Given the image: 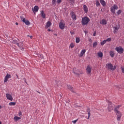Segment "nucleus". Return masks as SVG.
I'll list each match as a JSON object with an SVG mask.
<instances>
[{"label":"nucleus","mask_w":124,"mask_h":124,"mask_svg":"<svg viewBox=\"0 0 124 124\" xmlns=\"http://www.w3.org/2000/svg\"><path fill=\"white\" fill-rule=\"evenodd\" d=\"M90 19L89 17L87 16H84L82 18L81 23L82 26H85V25H88L90 22Z\"/></svg>","instance_id":"1"},{"label":"nucleus","mask_w":124,"mask_h":124,"mask_svg":"<svg viewBox=\"0 0 124 124\" xmlns=\"http://www.w3.org/2000/svg\"><path fill=\"white\" fill-rule=\"evenodd\" d=\"M106 66L108 70H115L116 69V66H113V65L111 63H107Z\"/></svg>","instance_id":"2"},{"label":"nucleus","mask_w":124,"mask_h":124,"mask_svg":"<svg viewBox=\"0 0 124 124\" xmlns=\"http://www.w3.org/2000/svg\"><path fill=\"white\" fill-rule=\"evenodd\" d=\"M108 112H111L112 110H114V106L112 105V102L110 101H108Z\"/></svg>","instance_id":"3"},{"label":"nucleus","mask_w":124,"mask_h":124,"mask_svg":"<svg viewBox=\"0 0 124 124\" xmlns=\"http://www.w3.org/2000/svg\"><path fill=\"white\" fill-rule=\"evenodd\" d=\"M115 49L118 54H123V53H124V48L121 46L116 47Z\"/></svg>","instance_id":"4"},{"label":"nucleus","mask_w":124,"mask_h":124,"mask_svg":"<svg viewBox=\"0 0 124 124\" xmlns=\"http://www.w3.org/2000/svg\"><path fill=\"white\" fill-rule=\"evenodd\" d=\"M73 73L76 74V75H80V74H82V71L81 70L77 69L76 68H74L73 70Z\"/></svg>","instance_id":"5"},{"label":"nucleus","mask_w":124,"mask_h":124,"mask_svg":"<svg viewBox=\"0 0 124 124\" xmlns=\"http://www.w3.org/2000/svg\"><path fill=\"white\" fill-rule=\"evenodd\" d=\"M118 7L117 5L114 4L113 6H112L110 8V11L112 12V13H113V14H116V11L118 9Z\"/></svg>","instance_id":"6"},{"label":"nucleus","mask_w":124,"mask_h":124,"mask_svg":"<svg viewBox=\"0 0 124 124\" xmlns=\"http://www.w3.org/2000/svg\"><path fill=\"white\" fill-rule=\"evenodd\" d=\"M21 20L25 24V25H27V26H30L31 25V23L30 22V21H29L27 19H26V18L23 17V16H20Z\"/></svg>","instance_id":"7"},{"label":"nucleus","mask_w":124,"mask_h":124,"mask_svg":"<svg viewBox=\"0 0 124 124\" xmlns=\"http://www.w3.org/2000/svg\"><path fill=\"white\" fill-rule=\"evenodd\" d=\"M115 113L116 114L117 121H121V118L123 115L122 114V112H121V111H118L117 112H115Z\"/></svg>","instance_id":"8"},{"label":"nucleus","mask_w":124,"mask_h":124,"mask_svg":"<svg viewBox=\"0 0 124 124\" xmlns=\"http://www.w3.org/2000/svg\"><path fill=\"white\" fill-rule=\"evenodd\" d=\"M120 25H116V26H114L113 27V29H114L113 32L114 33H117L118 32V31L119 30V29H120Z\"/></svg>","instance_id":"9"},{"label":"nucleus","mask_w":124,"mask_h":124,"mask_svg":"<svg viewBox=\"0 0 124 124\" xmlns=\"http://www.w3.org/2000/svg\"><path fill=\"white\" fill-rule=\"evenodd\" d=\"M71 17L73 19L74 21H76V20L77 19L76 18V15H75V13L73 12H71L70 13Z\"/></svg>","instance_id":"10"},{"label":"nucleus","mask_w":124,"mask_h":124,"mask_svg":"<svg viewBox=\"0 0 124 124\" xmlns=\"http://www.w3.org/2000/svg\"><path fill=\"white\" fill-rule=\"evenodd\" d=\"M6 97H7V99H8V100H10L11 101L13 100V97H12V95L9 93H6Z\"/></svg>","instance_id":"11"},{"label":"nucleus","mask_w":124,"mask_h":124,"mask_svg":"<svg viewBox=\"0 0 124 124\" xmlns=\"http://www.w3.org/2000/svg\"><path fill=\"white\" fill-rule=\"evenodd\" d=\"M9 78H11V75L7 74L6 76L5 77L4 82L6 83V82L8 81V79H9Z\"/></svg>","instance_id":"12"},{"label":"nucleus","mask_w":124,"mask_h":124,"mask_svg":"<svg viewBox=\"0 0 124 124\" xmlns=\"http://www.w3.org/2000/svg\"><path fill=\"white\" fill-rule=\"evenodd\" d=\"M121 107H122V105H121L117 106L114 108V112H115V113H117L118 112H120V111H119V109H120V108H121Z\"/></svg>","instance_id":"13"},{"label":"nucleus","mask_w":124,"mask_h":124,"mask_svg":"<svg viewBox=\"0 0 124 124\" xmlns=\"http://www.w3.org/2000/svg\"><path fill=\"white\" fill-rule=\"evenodd\" d=\"M86 71L87 72V74H90V73L92 72V68H91L90 66H87Z\"/></svg>","instance_id":"14"},{"label":"nucleus","mask_w":124,"mask_h":124,"mask_svg":"<svg viewBox=\"0 0 124 124\" xmlns=\"http://www.w3.org/2000/svg\"><path fill=\"white\" fill-rule=\"evenodd\" d=\"M52 26V23L50 21H47L46 25L45 28L46 29H48V28H50Z\"/></svg>","instance_id":"15"},{"label":"nucleus","mask_w":124,"mask_h":124,"mask_svg":"<svg viewBox=\"0 0 124 124\" xmlns=\"http://www.w3.org/2000/svg\"><path fill=\"white\" fill-rule=\"evenodd\" d=\"M39 9V8L38 7V6H35L33 8V9H32L33 12L34 13H35V12H38Z\"/></svg>","instance_id":"16"},{"label":"nucleus","mask_w":124,"mask_h":124,"mask_svg":"<svg viewBox=\"0 0 124 124\" xmlns=\"http://www.w3.org/2000/svg\"><path fill=\"white\" fill-rule=\"evenodd\" d=\"M59 28L61 30H63L64 29V24L62 22H60Z\"/></svg>","instance_id":"17"},{"label":"nucleus","mask_w":124,"mask_h":124,"mask_svg":"<svg viewBox=\"0 0 124 124\" xmlns=\"http://www.w3.org/2000/svg\"><path fill=\"white\" fill-rule=\"evenodd\" d=\"M87 110L88 114V117L87 118V120H89L90 117H91V109L89 108H87Z\"/></svg>","instance_id":"18"},{"label":"nucleus","mask_w":124,"mask_h":124,"mask_svg":"<svg viewBox=\"0 0 124 124\" xmlns=\"http://www.w3.org/2000/svg\"><path fill=\"white\" fill-rule=\"evenodd\" d=\"M83 10L85 13H88V11H89V9L88 8V7H87V5H83Z\"/></svg>","instance_id":"19"},{"label":"nucleus","mask_w":124,"mask_h":124,"mask_svg":"<svg viewBox=\"0 0 124 124\" xmlns=\"http://www.w3.org/2000/svg\"><path fill=\"white\" fill-rule=\"evenodd\" d=\"M12 43H13V44H16L18 47H20V43H18V41L16 40H13Z\"/></svg>","instance_id":"20"},{"label":"nucleus","mask_w":124,"mask_h":124,"mask_svg":"<svg viewBox=\"0 0 124 124\" xmlns=\"http://www.w3.org/2000/svg\"><path fill=\"white\" fill-rule=\"evenodd\" d=\"M100 2L102 5V6H106V2L104 0H100Z\"/></svg>","instance_id":"21"},{"label":"nucleus","mask_w":124,"mask_h":124,"mask_svg":"<svg viewBox=\"0 0 124 124\" xmlns=\"http://www.w3.org/2000/svg\"><path fill=\"white\" fill-rule=\"evenodd\" d=\"M67 89H68V90H70V91H71L72 93H75L73 90V87L72 86L70 85H67Z\"/></svg>","instance_id":"22"},{"label":"nucleus","mask_w":124,"mask_h":124,"mask_svg":"<svg viewBox=\"0 0 124 124\" xmlns=\"http://www.w3.org/2000/svg\"><path fill=\"white\" fill-rule=\"evenodd\" d=\"M41 16H42V18H43L44 19H45L46 18V15H45V13H44V11H41Z\"/></svg>","instance_id":"23"},{"label":"nucleus","mask_w":124,"mask_h":124,"mask_svg":"<svg viewBox=\"0 0 124 124\" xmlns=\"http://www.w3.org/2000/svg\"><path fill=\"white\" fill-rule=\"evenodd\" d=\"M14 121H15V122H17V121H19V120H21V117L15 116L14 118Z\"/></svg>","instance_id":"24"},{"label":"nucleus","mask_w":124,"mask_h":124,"mask_svg":"<svg viewBox=\"0 0 124 124\" xmlns=\"http://www.w3.org/2000/svg\"><path fill=\"white\" fill-rule=\"evenodd\" d=\"M86 53V50L85 49H82L81 50V52L80 53V57H83L84 54H85Z\"/></svg>","instance_id":"25"},{"label":"nucleus","mask_w":124,"mask_h":124,"mask_svg":"<svg viewBox=\"0 0 124 124\" xmlns=\"http://www.w3.org/2000/svg\"><path fill=\"white\" fill-rule=\"evenodd\" d=\"M97 55L99 58H102V57H103V53L101 52H98Z\"/></svg>","instance_id":"26"},{"label":"nucleus","mask_w":124,"mask_h":124,"mask_svg":"<svg viewBox=\"0 0 124 124\" xmlns=\"http://www.w3.org/2000/svg\"><path fill=\"white\" fill-rule=\"evenodd\" d=\"M109 54H110V57H111V58H113L114 55H115V54L114 53V51H110L109 52Z\"/></svg>","instance_id":"27"},{"label":"nucleus","mask_w":124,"mask_h":124,"mask_svg":"<svg viewBox=\"0 0 124 124\" xmlns=\"http://www.w3.org/2000/svg\"><path fill=\"white\" fill-rule=\"evenodd\" d=\"M9 105L10 106H14V105H16V102H10L9 103Z\"/></svg>","instance_id":"28"},{"label":"nucleus","mask_w":124,"mask_h":124,"mask_svg":"<svg viewBox=\"0 0 124 124\" xmlns=\"http://www.w3.org/2000/svg\"><path fill=\"white\" fill-rule=\"evenodd\" d=\"M102 25H106L107 24V22L105 19H102Z\"/></svg>","instance_id":"29"},{"label":"nucleus","mask_w":124,"mask_h":124,"mask_svg":"<svg viewBox=\"0 0 124 124\" xmlns=\"http://www.w3.org/2000/svg\"><path fill=\"white\" fill-rule=\"evenodd\" d=\"M76 43H79L80 42V38L79 37L76 38Z\"/></svg>","instance_id":"30"},{"label":"nucleus","mask_w":124,"mask_h":124,"mask_svg":"<svg viewBox=\"0 0 124 124\" xmlns=\"http://www.w3.org/2000/svg\"><path fill=\"white\" fill-rule=\"evenodd\" d=\"M100 3H99V1H98V0H96V6H100Z\"/></svg>","instance_id":"31"},{"label":"nucleus","mask_w":124,"mask_h":124,"mask_svg":"<svg viewBox=\"0 0 124 124\" xmlns=\"http://www.w3.org/2000/svg\"><path fill=\"white\" fill-rule=\"evenodd\" d=\"M96 46H97V42H95L93 43V47L94 48H95V47H96Z\"/></svg>","instance_id":"32"},{"label":"nucleus","mask_w":124,"mask_h":124,"mask_svg":"<svg viewBox=\"0 0 124 124\" xmlns=\"http://www.w3.org/2000/svg\"><path fill=\"white\" fill-rule=\"evenodd\" d=\"M106 43V40H105L101 42V45L103 46L105 45V44Z\"/></svg>","instance_id":"33"},{"label":"nucleus","mask_w":124,"mask_h":124,"mask_svg":"<svg viewBox=\"0 0 124 124\" xmlns=\"http://www.w3.org/2000/svg\"><path fill=\"white\" fill-rule=\"evenodd\" d=\"M56 0H52V5H56Z\"/></svg>","instance_id":"34"},{"label":"nucleus","mask_w":124,"mask_h":124,"mask_svg":"<svg viewBox=\"0 0 124 124\" xmlns=\"http://www.w3.org/2000/svg\"><path fill=\"white\" fill-rule=\"evenodd\" d=\"M116 13H117V15H120V14H121V13H122V10H119Z\"/></svg>","instance_id":"35"},{"label":"nucleus","mask_w":124,"mask_h":124,"mask_svg":"<svg viewBox=\"0 0 124 124\" xmlns=\"http://www.w3.org/2000/svg\"><path fill=\"white\" fill-rule=\"evenodd\" d=\"M112 41V39H111V38H107L106 40V41H108V42H110V41Z\"/></svg>","instance_id":"36"},{"label":"nucleus","mask_w":124,"mask_h":124,"mask_svg":"<svg viewBox=\"0 0 124 124\" xmlns=\"http://www.w3.org/2000/svg\"><path fill=\"white\" fill-rule=\"evenodd\" d=\"M20 47L19 48H21V47H23L24 46V43H23V42H20Z\"/></svg>","instance_id":"37"},{"label":"nucleus","mask_w":124,"mask_h":124,"mask_svg":"<svg viewBox=\"0 0 124 124\" xmlns=\"http://www.w3.org/2000/svg\"><path fill=\"white\" fill-rule=\"evenodd\" d=\"M69 1L70 3H71V4H73L74 3H75L74 0H69Z\"/></svg>","instance_id":"38"},{"label":"nucleus","mask_w":124,"mask_h":124,"mask_svg":"<svg viewBox=\"0 0 124 124\" xmlns=\"http://www.w3.org/2000/svg\"><path fill=\"white\" fill-rule=\"evenodd\" d=\"M70 47H71V48H73L74 47V45L73 44H71Z\"/></svg>","instance_id":"39"},{"label":"nucleus","mask_w":124,"mask_h":124,"mask_svg":"<svg viewBox=\"0 0 124 124\" xmlns=\"http://www.w3.org/2000/svg\"><path fill=\"white\" fill-rule=\"evenodd\" d=\"M78 121V119L76 120H74L73 121H72V123H73V124H76V122Z\"/></svg>","instance_id":"40"},{"label":"nucleus","mask_w":124,"mask_h":124,"mask_svg":"<svg viewBox=\"0 0 124 124\" xmlns=\"http://www.w3.org/2000/svg\"><path fill=\"white\" fill-rule=\"evenodd\" d=\"M57 1L58 3H61L62 2V0H57Z\"/></svg>","instance_id":"41"},{"label":"nucleus","mask_w":124,"mask_h":124,"mask_svg":"<svg viewBox=\"0 0 124 124\" xmlns=\"http://www.w3.org/2000/svg\"><path fill=\"white\" fill-rule=\"evenodd\" d=\"M88 41H89V42H93V40H92L91 38H89V39H88Z\"/></svg>","instance_id":"42"},{"label":"nucleus","mask_w":124,"mask_h":124,"mask_svg":"<svg viewBox=\"0 0 124 124\" xmlns=\"http://www.w3.org/2000/svg\"><path fill=\"white\" fill-rule=\"evenodd\" d=\"M95 34H96V32H94V33H93V36H95Z\"/></svg>","instance_id":"43"},{"label":"nucleus","mask_w":124,"mask_h":124,"mask_svg":"<svg viewBox=\"0 0 124 124\" xmlns=\"http://www.w3.org/2000/svg\"><path fill=\"white\" fill-rule=\"evenodd\" d=\"M84 32H85V34L88 33V31H84Z\"/></svg>","instance_id":"44"},{"label":"nucleus","mask_w":124,"mask_h":124,"mask_svg":"<svg viewBox=\"0 0 124 124\" xmlns=\"http://www.w3.org/2000/svg\"><path fill=\"white\" fill-rule=\"evenodd\" d=\"M59 96H60V97H62V94H60L59 95Z\"/></svg>","instance_id":"45"},{"label":"nucleus","mask_w":124,"mask_h":124,"mask_svg":"<svg viewBox=\"0 0 124 124\" xmlns=\"http://www.w3.org/2000/svg\"><path fill=\"white\" fill-rule=\"evenodd\" d=\"M16 26H18V25H19V23H18V22H16Z\"/></svg>","instance_id":"46"},{"label":"nucleus","mask_w":124,"mask_h":124,"mask_svg":"<svg viewBox=\"0 0 124 124\" xmlns=\"http://www.w3.org/2000/svg\"><path fill=\"white\" fill-rule=\"evenodd\" d=\"M21 115H22V113L20 112V113H19V116H21Z\"/></svg>","instance_id":"47"},{"label":"nucleus","mask_w":124,"mask_h":124,"mask_svg":"<svg viewBox=\"0 0 124 124\" xmlns=\"http://www.w3.org/2000/svg\"><path fill=\"white\" fill-rule=\"evenodd\" d=\"M48 31H51V30H50V29H48Z\"/></svg>","instance_id":"48"},{"label":"nucleus","mask_w":124,"mask_h":124,"mask_svg":"<svg viewBox=\"0 0 124 124\" xmlns=\"http://www.w3.org/2000/svg\"><path fill=\"white\" fill-rule=\"evenodd\" d=\"M36 92H37V93H40V92L37 91H36Z\"/></svg>","instance_id":"49"},{"label":"nucleus","mask_w":124,"mask_h":124,"mask_svg":"<svg viewBox=\"0 0 124 124\" xmlns=\"http://www.w3.org/2000/svg\"><path fill=\"white\" fill-rule=\"evenodd\" d=\"M30 38H32V36H30Z\"/></svg>","instance_id":"50"},{"label":"nucleus","mask_w":124,"mask_h":124,"mask_svg":"<svg viewBox=\"0 0 124 124\" xmlns=\"http://www.w3.org/2000/svg\"><path fill=\"white\" fill-rule=\"evenodd\" d=\"M40 57H41V58L43 57V55H40Z\"/></svg>","instance_id":"51"},{"label":"nucleus","mask_w":124,"mask_h":124,"mask_svg":"<svg viewBox=\"0 0 124 124\" xmlns=\"http://www.w3.org/2000/svg\"><path fill=\"white\" fill-rule=\"evenodd\" d=\"M0 109H1V106H0Z\"/></svg>","instance_id":"52"},{"label":"nucleus","mask_w":124,"mask_h":124,"mask_svg":"<svg viewBox=\"0 0 124 124\" xmlns=\"http://www.w3.org/2000/svg\"><path fill=\"white\" fill-rule=\"evenodd\" d=\"M21 50H24V48H22Z\"/></svg>","instance_id":"53"},{"label":"nucleus","mask_w":124,"mask_h":124,"mask_svg":"<svg viewBox=\"0 0 124 124\" xmlns=\"http://www.w3.org/2000/svg\"><path fill=\"white\" fill-rule=\"evenodd\" d=\"M0 124H1V122H0Z\"/></svg>","instance_id":"54"},{"label":"nucleus","mask_w":124,"mask_h":124,"mask_svg":"<svg viewBox=\"0 0 124 124\" xmlns=\"http://www.w3.org/2000/svg\"><path fill=\"white\" fill-rule=\"evenodd\" d=\"M30 36V35H28V36Z\"/></svg>","instance_id":"55"},{"label":"nucleus","mask_w":124,"mask_h":124,"mask_svg":"<svg viewBox=\"0 0 124 124\" xmlns=\"http://www.w3.org/2000/svg\"><path fill=\"white\" fill-rule=\"evenodd\" d=\"M55 35H57V34H55Z\"/></svg>","instance_id":"56"}]
</instances>
